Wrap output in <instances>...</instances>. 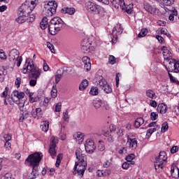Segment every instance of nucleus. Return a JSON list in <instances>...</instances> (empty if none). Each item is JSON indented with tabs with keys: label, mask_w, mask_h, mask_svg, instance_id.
Here are the masks:
<instances>
[{
	"label": "nucleus",
	"mask_w": 179,
	"mask_h": 179,
	"mask_svg": "<svg viewBox=\"0 0 179 179\" xmlns=\"http://www.w3.org/2000/svg\"><path fill=\"white\" fill-rule=\"evenodd\" d=\"M159 117V115L156 112H152L150 114V118L152 121H156Z\"/></svg>",
	"instance_id": "40"
},
{
	"label": "nucleus",
	"mask_w": 179,
	"mask_h": 179,
	"mask_svg": "<svg viewBox=\"0 0 179 179\" xmlns=\"http://www.w3.org/2000/svg\"><path fill=\"white\" fill-rule=\"evenodd\" d=\"M166 160H167V154L164 151L160 152L159 156L155 158V169L157 173H160L163 170Z\"/></svg>",
	"instance_id": "8"
},
{
	"label": "nucleus",
	"mask_w": 179,
	"mask_h": 179,
	"mask_svg": "<svg viewBox=\"0 0 179 179\" xmlns=\"http://www.w3.org/2000/svg\"><path fill=\"white\" fill-rule=\"evenodd\" d=\"M20 83H22V79L18 77L15 80V85L17 86V87H20Z\"/></svg>",
	"instance_id": "60"
},
{
	"label": "nucleus",
	"mask_w": 179,
	"mask_h": 179,
	"mask_svg": "<svg viewBox=\"0 0 179 179\" xmlns=\"http://www.w3.org/2000/svg\"><path fill=\"white\" fill-rule=\"evenodd\" d=\"M88 85H89V81H87V80H83L82 83L80 84L79 90H80L81 92H83V90H85V89L87 87Z\"/></svg>",
	"instance_id": "28"
},
{
	"label": "nucleus",
	"mask_w": 179,
	"mask_h": 179,
	"mask_svg": "<svg viewBox=\"0 0 179 179\" xmlns=\"http://www.w3.org/2000/svg\"><path fill=\"white\" fill-rule=\"evenodd\" d=\"M144 9L146 10V12H148V13H150L151 15H154L156 10V8H154L153 7H152V6L149 4H145L144 6Z\"/></svg>",
	"instance_id": "26"
},
{
	"label": "nucleus",
	"mask_w": 179,
	"mask_h": 179,
	"mask_svg": "<svg viewBox=\"0 0 179 179\" xmlns=\"http://www.w3.org/2000/svg\"><path fill=\"white\" fill-rule=\"evenodd\" d=\"M19 50L16 49H13L9 52L8 59L10 62H12L14 65L17 64V66L19 67L22 64V61L23 59L20 57Z\"/></svg>",
	"instance_id": "10"
},
{
	"label": "nucleus",
	"mask_w": 179,
	"mask_h": 179,
	"mask_svg": "<svg viewBox=\"0 0 179 179\" xmlns=\"http://www.w3.org/2000/svg\"><path fill=\"white\" fill-rule=\"evenodd\" d=\"M145 122V120H143V117H138L137 118L134 122V128H139L141 125H143V123Z\"/></svg>",
	"instance_id": "24"
},
{
	"label": "nucleus",
	"mask_w": 179,
	"mask_h": 179,
	"mask_svg": "<svg viewBox=\"0 0 179 179\" xmlns=\"http://www.w3.org/2000/svg\"><path fill=\"white\" fill-rule=\"evenodd\" d=\"M103 91H105V93L110 94L113 92V90L111 89V87L107 84L104 88H103Z\"/></svg>",
	"instance_id": "39"
},
{
	"label": "nucleus",
	"mask_w": 179,
	"mask_h": 179,
	"mask_svg": "<svg viewBox=\"0 0 179 179\" xmlns=\"http://www.w3.org/2000/svg\"><path fill=\"white\" fill-rule=\"evenodd\" d=\"M148 33H149V31H148V29L146 28L142 29L140 33L138 34V37L139 38H142V37H145Z\"/></svg>",
	"instance_id": "30"
},
{
	"label": "nucleus",
	"mask_w": 179,
	"mask_h": 179,
	"mask_svg": "<svg viewBox=\"0 0 179 179\" xmlns=\"http://www.w3.org/2000/svg\"><path fill=\"white\" fill-rule=\"evenodd\" d=\"M104 136H106L107 138L108 142H110V143L114 142V138L113 137L112 135L108 134V132L104 134Z\"/></svg>",
	"instance_id": "38"
},
{
	"label": "nucleus",
	"mask_w": 179,
	"mask_h": 179,
	"mask_svg": "<svg viewBox=\"0 0 179 179\" xmlns=\"http://www.w3.org/2000/svg\"><path fill=\"white\" fill-rule=\"evenodd\" d=\"M96 174L98 177H104V176H107V174L104 173V171H97Z\"/></svg>",
	"instance_id": "61"
},
{
	"label": "nucleus",
	"mask_w": 179,
	"mask_h": 179,
	"mask_svg": "<svg viewBox=\"0 0 179 179\" xmlns=\"http://www.w3.org/2000/svg\"><path fill=\"white\" fill-rule=\"evenodd\" d=\"M61 159H62V157H61V155H57V161L55 164L56 167H59V164H61Z\"/></svg>",
	"instance_id": "48"
},
{
	"label": "nucleus",
	"mask_w": 179,
	"mask_h": 179,
	"mask_svg": "<svg viewBox=\"0 0 179 179\" xmlns=\"http://www.w3.org/2000/svg\"><path fill=\"white\" fill-rule=\"evenodd\" d=\"M109 129H110V132H111V134H115V131H117V127H115V125L114 124H110L109 127Z\"/></svg>",
	"instance_id": "52"
},
{
	"label": "nucleus",
	"mask_w": 179,
	"mask_h": 179,
	"mask_svg": "<svg viewBox=\"0 0 179 179\" xmlns=\"http://www.w3.org/2000/svg\"><path fill=\"white\" fill-rule=\"evenodd\" d=\"M62 13L67 14V15H73L75 13L74 8H64L62 9Z\"/></svg>",
	"instance_id": "23"
},
{
	"label": "nucleus",
	"mask_w": 179,
	"mask_h": 179,
	"mask_svg": "<svg viewBox=\"0 0 179 179\" xmlns=\"http://www.w3.org/2000/svg\"><path fill=\"white\" fill-rule=\"evenodd\" d=\"M29 117H30V114L29 113L27 110L25 109L24 110H21L19 119L20 122H23L24 120H27Z\"/></svg>",
	"instance_id": "19"
},
{
	"label": "nucleus",
	"mask_w": 179,
	"mask_h": 179,
	"mask_svg": "<svg viewBox=\"0 0 179 179\" xmlns=\"http://www.w3.org/2000/svg\"><path fill=\"white\" fill-rule=\"evenodd\" d=\"M76 156L78 161L76 162L74 171L73 173L74 175L77 174V176L82 178L87 166L86 155L83 154L80 148H77L76 150Z\"/></svg>",
	"instance_id": "1"
},
{
	"label": "nucleus",
	"mask_w": 179,
	"mask_h": 179,
	"mask_svg": "<svg viewBox=\"0 0 179 179\" xmlns=\"http://www.w3.org/2000/svg\"><path fill=\"white\" fill-rule=\"evenodd\" d=\"M41 128L43 132H47L50 128V122L45 121L41 124Z\"/></svg>",
	"instance_id": "27"
},
{
	"label": "nucleus",
	"mask_w": 179,
	"mask_h": 179,
	"mask_svg": "<svg viewBox=\"0 0 179 179\" xmlns=\"http://www.w3.org/2000/svg\"><path fill=\"white\" fill-rule=\"evenodd\" d=\"M82 62L84 64V69L87 72H89L92 69V64L90 63V58L87 56H85L82 58Z\"/></svg>",
	"instance_id": "16"
},
{
	"label": "nucleus",
	"mask_w": 179,
	"mask_h": 179,
	"mask_svg": "<svg viewBox=\"0 0 179 179\" xmlns=\"http://www.w3.org/2000/svg\"><path fill=\"white\" fill-rule=\"evenodd\" d=\"M58 96V91L57 90V85H53L51 91L52 99H55Z\"/></svg>",
	"instance_id": "32"
},
{
	"label": "nucleus",
	"mask_w": 179,
	"mask_h": 179,
	"mask_svg": "<svg viewBox=\"0 0 179 179\" xmlns=\"http://www.w3.org/2000/svg\"><path fill=\"white\" fill-rule=\"evenodd\" d=\"M116 135H117V136H122L124 135V131H122V129H120V128H117L116 131H115V133Z\"/></svg>",
	"instance_id": "42"
},
{
	"label": "nucleus",
	"mask_w": 179,
	"mask_h": 179,
	"mask_svg": "<svg viewBox=\"0 0 179 179\" xmlns=\"http://www.w3.org/2000/svg\"><path fill=\"white\" fill-rule=\"evenodd\" d=\"M51 100H52V98H48V97L45 98L43 101V106H44V107H47V106H48V103H50Z\"/></svg>",
	"instance_id": "43"
},
{
	"label": "nucleus",
	"mask_w": 179,
	"mask_h": 179,
	"mask_svg": "<svg viewBox=\"0 0 179 179\" xmlns=\"http://www.w3.org/2000/svg\"><path fill=\"white\" fill-rule=\"evenodd\" d=\"M57 8H58V4L55 1H49L44 5L43 13L45 16L50 17L52 15H55L57 12Z\"/></svg>",
	"instance_id": "9"
},
{
	"label": "nucleus",
	"mask_w": 179,
	"mask_h": 179,
	"mask_svg": "<svg viewBox=\"0 0 179 179\" xmlns=\"http://www.w3.org/2000/svg\"><path fill=\"white\" fill-rule=\"evenodd\" d=\"M65 26V22L59 17H55L52 18L48 24V30L52 36H55V34L59 33L64 27Z\"/></svg>",
	"instance_id": "5"
},
{
	"label": "nucleus",
	"mask_w": 179,
	"mask_h": 179,
	"mask_svg": "<svg viewBox=\"0 0 179 179\" xmlns=\"http://www.w3.org/2000/svg\"><path fill=\"white\" fill-rule=\"evenodd\" d=\"M178 149H179L178 146L177 145L173 146L171 149V153H172V155H174V153H177Z\"/></svg>",
	"instance_id": "53"
},
{
	"label": "nucleus",
	"mask_w": 179,
	"mask_h": 179,
	"mask_svg": "<svg viewBox=\"0 0 179 179\" xmlns=\"http://www.w3.org/2000/svg\"><path fill=\"white\" fill-rule=\"evenodd\" d=\"M24 97V92H19V91H14L11 95V100H17V102L19 100H22Z\"/></svg>",
	"instance_id": "17"
},
{
	"label": "nucleus",
	"mask_w": 179,
	"mask_h": 179,
	"mask_svg": "<svg viewBox=\"0 0 179 179\" xmlns=\"http://www.w3.org/2000/svg\"><path fill=\"white\" fill-rule=\"evenodd\" d=\"M107 81H106V80L101 78L99 80V83H98V86H99L100 89H101L103 90V89H104V87H106V85H107Z\"/></svg>",
	"instance_id": "31"
},
{
	"label": "nucleus",
	"mask_w": 179,
	"mask_h": 179,
	"mask_svg": "<svg viewBox=\"0 0 179 179\" xmlns=\"http://www.w3.org/2000/svg\"><path fill=\"white\" fill-rule=\"evenodd\" d=\"M22 72L24 74L30 73L29 76L32 79H40L41 72L43 70L35 66L33 64V61L31 59H27Z\"/></svg>",
	"instance_id": "3"
},
{
	"label": "nucleus",
	"mask_w": 179,
	"mask_h": 179,
	"mask_svg": "<svg viewBox=\"0 0 179 179\" xmlns=\"http://www.w3.org/2000/svg\"><path fill=\"white\" fill-rule=\"evenodd\" d=\"M119 155H127V148L124 147L119 150Z\"/></svg>",
	"instance_id": "58"
},
{
	"label": "nucleus",
	"mask_w": 179,
	"mask_h": 179,
	"mask_svg": "<svg viewBox=\"0 0 179 179\" xmlns=\"http://www.w3.org/2000/svg\"><path fill=\"white\" fill-rule=\"evenodd\" d=\"M40 26L42 30H45V29H47V27H48V19L47 18V17H44L42 19L41 22H40Z\"/></svg>",
	"instance_id": "22"
},
{
	"label": "nucleus",
	"mask_w": 179,
	"mask_h": 179,
	"mask_svg": "<svg viewBox=\"0 0 179 179\" xmlns=\"http://www.w3.org/2000/svg\"><path fill=\"white\" fill-rule=\"evenodd\" d=\"M27 16L28 15H22V13H19V17L15 19V22L20 24L24 23L26 22V18L27 17Z\"/></svg>",
	"instance_id": "25"
},
{
	"label": "nucleus",
	"mask_w": 179,
	"mask_h": 179,
	"mask_svg": "<svg viewBox=\"0 0 179 179\" xmlns=\"http://www.w3.org/2000/svg\"><path fill=\"white\" fill-rule=\"evenodd\" d=\"M94 108H96V110L100 108V107H101V101L99 100V99H95L93 101L92 103Z\"/></svg>",
	"instance_id": "33"
},
{
	"label": "nucleus",
	"mask_w": 179,
	"mask_h": 179,
	"mask_svg": "<svg viewBox=\"0 0 179 179\" xmlns=\"http://www.w3.org/2000/svg\"><path fill=\"white\" fill-rule=\"evenodd\" d=\"M85 9L90 13H93L94 15H101V16H106L107 15V12H106L104 8L92 1L85 3Z\"/></svg>",
	"instance_id": "7"
},
{
	"label": "nucleus",
	"mask_w": 179,
	"mask_h": 179,
	"mask_svg": "<svg viewBox=\"0 0 179 179\" xmlns=\"http://www.w3.org/2000/svg\"><path fill=\"white\" fill-rule=\"evenodd\" d=\"M33 94H29V101L31 103H34L37 101V98L33 97Z\"/></svg>",
	"instance_id": "59"
},
{
	"label": "nucleus",
	"mask_w": 179,
	"mask_h": 179,
	"mask_svg": "<svg viewBox=\"0 0 179 179\" xmlns=\"http://www.w3.org/2000/svg\"><path fill=\"white\" fill-rule=\"evenodd\" d=\"M158 31H160V34H167V29L166 28H159Z\"/></svg>",
	"instance_id": "62"
},
{
	"label": "nucleus",
	"mask_w": 179,
	"mask_h": 179,
	"mask_svg": "<svg viewBox=\"0 0 179 179\" xmlns=\"http://www.w3.org/2000/svg\"><path fill=\"white\" fill-rule=\"evenodd\" d=\"M121 76V73H118L116 74L115 80H116V86L118 87V85H120V78Z\"/></svg>",
	"instance_id": "54"
},
{
	"label": "nucleus",
	"mask_w": 179,
	"mask_h": 179,
	"mask_svg": "<svg viewBox=\"0 0 179 179\" xmlns=\"http://www.w3.org/2000/svg\"><path fill=\"white\" fill-rule=\"evenodd\" d=\"M37 79L38 78H32L29 80V86H31L32 87L36 86L37 85Z\"/></svg>",
	"instance_id": "45"
},
{
	"label": "nucleus",
	"mask_w": 179,
	"mask_h": 179,
	"mask_svg": "<svg viewBox=\"0 0 179 179\" xmlns=\"http://www.w3.org/2000/svg\"><path fill=\"white\" fill-rule=\"evenodd\" d=\"M178 15V11L177 10L174 9L172 10V13L170 14L169 17V20L171 22L174 21V16H177Z\"/></svg>",
	"instance_id": "34"
},
{
	"label": "nucleus",
	"mask_w": 179,
	"mask_h": 179,
	"mask_svg": "<svg viewBox=\"0 0 179 179\" xmlns=\"http://www.w3.org/2000/svg\"><path fill=\"white\" fill-rule=\"evenodd\" d=\"M4 147L7 150H10V142L9 141H6L5 144H4Z\"/></svg>",
	"instance_id": "63"
},
{
	"label": "nucleus",
	"mask_w": 179,
	"mask_h": 179,
	"mask_svg": "<svg viewBox=\"0 0 179 179\" xmlns=\"http://www.w3.org/2000/svg\"><path fill=\"white\" fill-rule=\"evenodd\" d=\"M129 163L124 162L122 165V169H123L124 170H128V169H129Z\"/></svg>",
	"instance_id": "55"
},
{
	"label": "nucleus",
	"mask_w": 179,
	"mask_h": 179,
	"mask_svg": "<svg viewBox=\"0 0 179 179\" xmlns=\"http://www.w3.org/2000/svg\"><path fill=\"white\" fill-rule=\"evenodd\" d=\"M3 179H12V175L10 173H6Z\"/></svg>",
	"instance_id": "64"
},
{
	"label": "nucleus",
	"mask_w": 179,
	"mask_h": 179,
	"mask_svg": "<svg viewBox=\"0 0 179 179\" xmlns=\"http://www.w3.org/2000/svg\"><path fill=\"white\" fill-rule=\"evenodd\" d=\"M47 47L51 51V52H55V50L54 49V45L51 44L50 42H47Z\"/></svg>",
	"instance_id": "47"
},
{
	"label": "nucleus",
	"mask_w": 179,
	"mask_h": 179,
	"mask_svg": "<svg viewBox=\"0 0 179 179\" xmlns=\"http://www.w3.org/2000/svg\"><path fill=\"white\" fill-rule=\"evenodd\" d=\"M115 57L113 56V55H110L108 57V62L109 64H110V65H114V64H115Z\"/></svg>",
	"instance_id": "41"
},
{
	"label": "nucleus",
	"mask_w": 179,
	"mask_h": 179,
	"mask_svg": "<svg viewBox=\"0 0 179 179\" xmlns=\"http://www.w3.org/2000/svg\"><path fill=\"white\" fill-rule=\"evenodd\" d=\"M146 96L147 97H149V99H155L156 97V94L155 93V91L152 90H148L146 91Z\"/></svg>",
	"instance_id": "29"
},
{
	"label": "nucleus",
	"mask_w": 179,
	"mask_h": 179,
	"mask_svg": "<svg viewBox=\"0 0 179 179\" xmlns=\"http://www.w3.org/2000/svg\"><path fill=\"white\" fill-rule=\"evenodd\" d=\"M90 94L92 96H97L99 94V88L96 87H92L90 91Z\"/></svg>",
	"instance_id": "35"
},
{
	"label": "nucleus",
	"mask_w": 179,
	"mask_h": 179,
	"mask_svg": "<svg viewBox=\"0 0 179 179\" xmlns=\"http://www.w3.org/2000/svg\"><path fill=\"white\" fill-rule=\"evenodd\" d=\"M0 58L1 59H6V53L3 52V50L0 49Z\"/></svg>",
	"instance_id": "49"
},
{
	"label": "nucleus",
	"mask_w": 179,
	"mask_h": 179,
	"mask_svg": "<svg viewBox=\"0 0 179 179\" xmlns=\"http://www.w3.org/2000/svg\"><path fill=\"white\" fill-rule=\"evenodd\" d=\"M122 31L124 29L121 27V24H117L113 29L112 36L113 38L111 41L115 44L117 43V38H118V36H121L122 34Z\"/></svg>",
	"instance_id": "12"
},
{
	"label": "nucleus",
	"mask_w": 179,
	"mask_h": 179,
	"mask_svg": "<svg viewBox=\"0 0 179 179\" xmlns=\"http://www.w3.org/2000/svg\"><path fill=\"white\" fill-rule=\"evenodd\" d=\"M134 159H135V155L134 154L129 155L126 157V160L129 163H131V162H132V160H134Z\"/></svg>",
	"instance_id": "44"
},
{
	"label": "nucleus",
	"mask_w": 179,
	"mask_h": 179,
	"mask_svg": "<svg viewBox=\"0 0 179 179\" xmlns=\"http://www.w3.org/2000/svg\"><path fill=\"white\" fill-rule=\"evenodd\" d=\"M37 6V0H26L19 8L18 12L22 16H29L33 10Z\"/></svg>",
	"instance_id": "6"
},
{
	"label": "nucleus",
	"mask_w": 179,
	"mask_h": 179,
	"mask_svg": "<svg viewBox=\"0 0 179 179\" xmlns=\"http://www.w3.org/2000/svg\"><path fill=\"white\" fill-rule=\"evenodd\" d=\"M41 159H43V153L40 152L31 154L26 159L25 163H29V166H31V167L33 169L31 176H34V177H31V179H34L36 177H37V176H38V173H37V171H34V169H36V167L40 164Z\"/></svg>",
	"instance_id": "4"
},
{
	"label": "nucleus",
	"mask_w": 179,
	"mask_h": 179,
	"mask_svg": "<svg viewBox=\"0 0 179 179\" xmlns=\"http://www.w3.org/2000/svg\"><path fill=\"white\" fill-rule=\"evenodd\" d=\"M8 75V71L6 70H4L0 73V83H2L3 80H5V76Z\"/></svg>",
	"instance_id": "37"
},
{
	"label": "nucleus",
	"mask_w": 179,
	"mask_h": 179,
	"mask_svg": "<svg viewBox=\"0 0 179 179\" xmlns=\"http://www.w3.org/2000/svg\"><path fill=\"white\" fill-rule=\"evenodd\" d=\"M163 57L164 61L169 62V64L166 67L169 72V76L170 78L171 82L176 83V78L173 77V75L170 72H173V73H179V61L174 59H171V53L170 50H168V52H163Z\"/></svg>",
	"instance_id": "2"
},
{
	"label": "nucleus",
	"mask_w": 179,
	"mask_h": 179,
	"mask_svg": "<svg viewBox=\"0 0 179 179\" xmlns=\"http://www.w3.org/2000/svg\"><path fill=\"white\" fill-rule=\"evenodd\" d=\"M73 138L75 139V141H76L77 143H82V142H83L84 141V138H85V135L83 134H82V132L78 131L77 133H75L73 134Z\"/></svg>",
	"instance_id": "18"
},
{
	"label": "nucleus",
	"mask_w": 179,
	"mask_h": 179,
	"mask_svg": "<svg viewBox=\"0 0 179 179\" xmlns=\"http://www.w3.org/2000/svg\"><path fill=\"white\" fill-rule=\"evenodd\" d=\"M3 138L6 141V142H9V141H11L12 139V136L10 134H4Z\"/></svg>",
	"instance_id": "51"
},
{
	"label": "nucleus",
	"mask_w": 179,
	"mask_h": 179,
	"mask_svg": "<svg viewBox=\"0 0 179 179\" xmlns=\"http://www.w3.org/2000/svg\"><path fill=\"white\" fill-rule=\"evenodd\" d=\"M61 107H62V103H61V102L57 103L55 106V111L56 113H59V111H61Z\"/></svg>",
	"instance_id": "46"
},
{
	"label": "nucleus",
	"mask_w": 179,
	"mask_h": 179,
	"mask_svg": "<svg viewBox=\"0 0 179 179\" xmlns=\"http://www.w3.org/2000/svg\"><path fill=\"white\" fill-rule=\"evenodd\" d=\"M171 174L174 178L179 177V169L176 164H172L171 168Z\"/></svg>",
	"instance_id": "20"
},
{
	"label": "nucleus",
	"mask_w": 179,
	"mask_h": 179,
	"mask_svg": "<svg viewBox=\"0 0 179 179\" xmlns=\"http://www.w3.org/2000/svg\"><path fill=\"white\" fill-rule=\"evenodd\" d=\"M85 148L87 153H94V150H96V145H94V141L93 140L88 139L86 141L85 144Z\"/></svg>",
	"instance_id": "13"
},
{
	"label": "nucleus",
	"mask_w": 179,
	"mask_h": 179,
	"mask_svg": "<svg viewBox=\"0 0 179 179\" xmlns=\"http://www.w3.org/2000/svg\"><path fill=\"white\" fill-rule=\"evenodd\" d=\"M35 19H36V16H34V15H31L27 19V20L28 23H33Z\"/></svg>",
	"instance_id": "56"
},
{
	"label": "nucleus",
	"mask_w": 179,
	"mask_h": 179,
	"mask_svg": "<svg viewBox=\"0 0 179 179\" xmlns=\"http://www.w3.org/2000/svg\"><path fill=\"white\" fill-rule=\"evenodd\" d=\"M168 130H169V123H167V122H164L162 125L161 131L164 134V132H166V131Z\"/></svg>",
	"instance_id": "36"
},
{
	"label": "nucleus",
	"mask_w": 179,
	"mask_h": 179,
	"mask_svg": "<svg viewBox=\"0 0 179 179\" xmlns=\"http://www.w3.org/2000/svg\"><path fill=\"white\" fill-rule=\"evenodd\" d=\"M61 78H62V75L57 73L55 75V83L56 85L59 83V80H61Z\"/></svg>",
	"instance_id": "50"
},
{
	"label": "nucleus",
	"mask_w": 179,
	"mask_h": 179,
	"mask_svg": "<svg viewBox=\"0 0 179 179\" xmlns=\"http://www.w3.org/2000/svg\"><path fill=\"white\" fill-rule=\"evenodd\" d=\"M127 145L129 146V149H136L138 148V141L136 138H132L127 136Z\"/></svg>",
	"instance_id": "15"
},
{
	"label": "nucleus",
	"mask_w": 179,
	"mask_h": 179,
	"mask_svg": "<svg viewBox=\"0 0 179 179\" xmlns=\"http://www.w3.org/2000/svg\"><path fill=\"white\" fill-rule=\"evenodd\" d=\"M150 106H151V107H154V108H156L157 107V102H156V101L150 100Z\"/></svg>",
	"instance_id": "57"
},
{
	"label": "nucleus",
	"mask_w": 179,
	"mask_h": 179,
	"mask_svg": "<svg viewBox=\"0 0 179 179\" xmlns=\"http://www.w3.org/2000/svg\"><path fill=\"white\" fill-rule=\"evenodd\" d=\"M157 110L160 114H166V113H167V106L164 103H159L157 106Z\"/></svg>",
	"instance_id": "21"
},
{
	"label": "nucleus",
	"mask_w": 179,
	"mask_h": 179,
	"mask_svg": "<svg viewBox=\"0 0 179 179\" xmlns=\"http://www.w3.org/2000/svg\"><path fill=\"white\" fill-rule=\"evenodd\" d=\"M57 143H58V138L55 136H52L50 138L49 153L52 159L57 156Z\"/></svg>",
	"instance_id": "11"
},
{
	"label": "nucleus",
	"mask_w": 179,
	"mask_h": 179,
	"mask_svg": "<svg viewBox=\"0 0 179 179\" xmlns=\"http://www.w3.org/2000/svg\"><path fill=\"white\" fill-rule=\"evenodd\" d=\"M119 5L122 10H125L126 13L131 15L134 9V4H129L128 6L125 5V1L124 0H119Z\"/></svg>",
	"instance_id": "14"
}]
</instances>
